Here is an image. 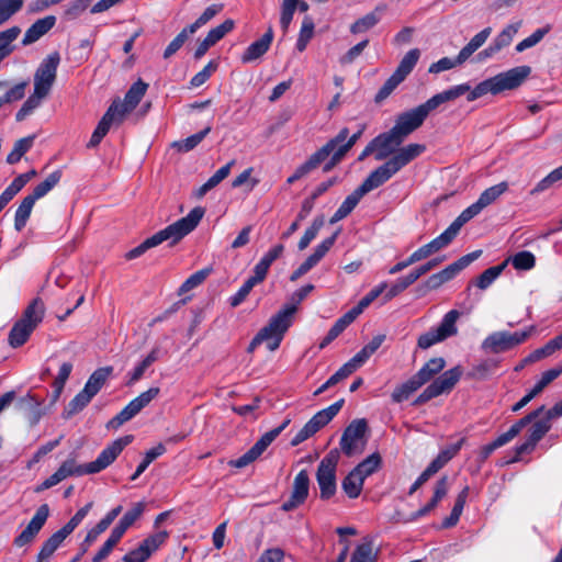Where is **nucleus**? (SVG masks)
Returning <instances> with one entry per match:
<instances>
[{"label":"nucleus","mask_w":562,"mask_h":562,"mask_svg":"<svg viewBox=\"0 0 562 562\" xmlns=\"http://www.w3.org/2000/svg\"><path fill=\"white\" fill-rule=\"evenodd\" d=\"M204 215L203 207L192 209L187 216L178 220L177 222L168 225L166 228L155 233L153 236L146 238L137 247L131 249L126 254L128 260L142 256L148 249L160 245L164 241H169L171 246L180 241L184 236L190 234L199 225Z\"/></svg>","instance_id":"f257e3e1"},{"label":"nucleus","mask_w":562,"mask_h":562,"mask_svg":"<svg viewBox=\"0 0 562 562\" xmlns=\"http://www.w3.org/2000/svg\"><path fill=\"white\" fill-rule=\"evenodd\" d=\"M426 150L423 144H408L402 147L394 156L387 159L383 165L370 172L364 181L359 186L366 194L381 187L396 175L402 168L407 166L415 158Z\"/></svg>","instance_id":"f03ea898"},{"label":"nucleus","mask_w":562,"mask_h":562,"mask_svg":"<svg viewBox=\"0 0 562 562\" xmlns=\"http://www.w3.org/2000/svg\"><path fill=\"white\" fill-rule=\"evenodd\" d=\"M531 69L529 66H520L509 69L480 82L474 89L470 88L467 100L472 102L487 93L497 94L505 90H512L521 85L529 76Z\"/></svg>","instance_id":"7ed1b4c3"},{"label":"nucleus","mask_w":562,"mask_h":562,"mask_svg":"<svg viewBox=\"0 0 562 562\" xmlns=\"http://www.w3.org/2000/svg\"><path fill=\"white\" fill-rule=\"evenodd\" d=\"M133 439L134 437L132 435H126L114 440L111 445L104 448L98 458L92 462L86 464H77L75 459H68L64 461L61 465L71 471L74 476L99 473L112 464L119 454L123 451V449L133 441Z\"/></svg>","instance_id":"20e7f679"},{"label":"nucleus","mask_w":562,"mask_h":562,"mask_svg":"<svg viewBox=\"0 0 562 562\" xmlns=\"http://www.w3.org/2000/svg\"><path fill=\"white\" fill-rule=\"evenodd\" d=\"M45 315V306L41 299H34L23 311L19 321L14 323L9 333V345L12 348L23 346L30 338L31 334L43 322Z\"/></svg>","instance_id":"39448f33"},{"label":"nucleus","mask_w":562,"mask_h":562,"mask_svg":"<svg viewBox=\"0 0 562 562\" xmlns=\"http://www.w3.org/2000/svg\"><path fill=\"white\" fill-rule=\"evenodd\" d=\"M297 307L295 305H284L276 315H273L268 324L262 327L257 335L267 345L270 351H276L292 325L293 315Z\"/></svg>","instance_id":"423d86ee"},{"label":"nucleus","mask_w":562,"mask_h":562,"mask_svg":"<svg viewBox=\"0 0 562 562\" xmlns=\"http://www.w3.org/2000/svg\"><path fill=\"white\" fill-rule=\"evenodd\" d=\"M347 136L348 127H342L334 138L329 139L324 146L316 150L304 164L299 166L293 172V175L288 178L286 182L289 184H292L295 181L308 175L314 169H316L322 162H324L330 156V153L336 148V146L347 138Z\"/></svg>","instance_id":"0eeeda50"},{"label":"nucleus","mask_w":562,"mask_h":562,"mask_svg":"<svg viewBox=\"0 0 562 562\" xmlns=\"http://www.w3.org/2000/svg\"><path fill=\"white\" fill-rule=\"evenodd\" d=\"M460 316L461 313L457 310H451L448 313H446L440 324L436 328H431L430 330L418 337V348L428 349L431 346L457 335V322L460 318Z\"/></svg>","instance_id":"6e6552de"},{"label":"nucleus","mask_w":562,"mask_h":562,"mask_svg":"<svg viewBox=\"0 0 562 562\" xmlns=\"http://www.w3.org/2000/svg\"><path fill=\"white\" fill-rule=\"evenodd\" d=\"M463 374L461 366H456L436 378L414 401L415 405H422L426 402L449 393L456 386Z\"/></svg>","instance_id":"1a4fd4ad"},{"label":"nucleus","mask_w":562,"mask_h":562,"mask_svg":"<svg viewBox=\"0 0 562 562\" xmlns=\"http://www.w3.org/2000/svg\"><path fill=\"white\" fill-rule=\"evenodd\" d=\"M339 453L336 450L329 451L319 462L316 480L321 491L322 499H329L336 493V469Z\"/></svg>","instance_id":"9d476101"},{"label":"nucleus","mask_w":562,"mask_h":562,"mask_svg":"<svg viewBox=\"0 0 562 562\" xmlns=\"http://www.w3.org/2000/svg\"><path fill=\"white\" fill-rule=\"evenodd\" d=\"M345 401L341 398L330 406L317 412L292 438L291 446H299L325 427L339 413Z\"/></svg>","instance_id":"9b49d317"},{"label":"nucleus","mask_w":562,"mask_h":562,"mask_svg":"<svg viewBox=\"0 0 562 562\" xmlns=\"http://www.w3.org/2000/svg\"><path fill=\"white\" fill-rule=\"evenodd\" d=\"M531 330L532 328L515 333L495 331L483 340L481 348L492 353L505 352L522 344L530 336Z\"/></svg>","instance_id":"f8f14e48"},{"label":"nucleus","mask_w":562,"mask_h":562,"mask_svg":"<svg viewBox=\"0 0 562 562\" xmlns=\"http://www.w3.org/2000/svg\"><path fill=\"white\" fill-rule=\"evenodd\" d=\"M60 63V56L54 52L46 56L34 74V90L42 95H48L57 77V68Z\"/></svg>","instance_id":"ddd939ff"},{"label":"nucleus","mask_w":562,"mask_h":562,"mask_svg":"<svg viewBox=\"0 0 562 562\" xmlns=\"http://www.w3.org/2000/svg\"><path fill=\"white\" fill-rule=\"evenodd\" d=\"M508 189L506 181L499 182L484 190L479 196L477 201L463 210L460 215L456 218L459 225L462 227L473 217L479 215L485 207L494 203L503 193Z\"/></svg>","instance_id":"4468645a"},{"label":"nucleus","mask_w":562,"mask_h":562,"mask_svg":"<svg viewBox=\"0 0 562 562\" xmlns=\"http://www.w3.org/2000/svg\"><path fill=\"white\" fill-rule=\"evenodd\" d=\"M367 429L368 424L366 419H355L346 427L340 439V448L347 457H352L363 451Z\"/></svg>","instance_id":"2eb2a0df"},{"label":"nucleus","mask_w":562,"mask_h":562,"mask_svg":"<svg viewBox=\"0 0 562 562\" xmlns=\"http://www.w3.org/2000/svg\"><path fill=\"white\" fill-rule=\"evenodd\" d=\"M291 418H285L282 424L260 437V439L241 457L232 461V465L238 469L245 468L256 459L273 442V440L290 425Z\"/></svg>","instance_id":"dca6fc26"},{"label":"nucleus","mask_w":562,"mask_h":562,"mask_svg":"<svg viewBox=\"0 0 562 562\" xmlns=\"http://www.w3.org/2000/svg\"><path fill=\"white\" fill-rule=\"evenodd\" d=\"M159 393L160 389L157 386L149 387L147 391L140 393L109 422V427L119 428L126 422L131 420L153 400H155Z\"/></svg>","instance_id":"f3484780"},{"label":"nucleus","mask_w":562,"mask_h":562,"mask_svg":"<svg viewBox=\"0 0 562 562\" xmlns=\"http://www.w3.org/2000/svg\"><path fill=\"white\" fill-rule=\"evenodd\" d=\"M430 111L423 103L415 109L401 113L392 130L405 140L408 135L423 125Z\"/></svg>","instance_id":"a211bd4d"},{"label":"nucleus","mask_w":562,"mask_h":562,"mask_svg":"<svg viewBox=\"0 0 562 562\" xmlns=\"http://www.w3.org/2000/svg\"><path fill=\"white\" fill-rule=\"evenodd\" d=\"M461 228L462 227L459 225V222L454 220L438 237L415 250L412 254V259H415V261L418 262L446 248L458 236Z\"/></svg>","instance_id":"6ab92c4d"},{"label":"nucleus","mask_w":562,"mask_h":562,"mask_svg":"<svg viewBox=\"0 0 562 562\" xmlns=\"http://www.w3.org/2000/svg\"><path fill=\"white\" fill-rule=\"evenodd\" d=\"M552 424L551 420L543 414L540 417L536 418L528 430L527 440L516 447V456L508 461L516 462L519 460L520 456L525 453L531 452L537 443L546 436V434L551 429Z\"/></svg>","instance_id":"aec40b11"},{"label":"nucleus","mask_w":562,"mask_h":562,"mask_svg":"<svg viewBox=\"0 0 562 562\" xmlns=\"http://www.w3.org/2000/svg\"><path fill=\"white\" fill-rule=\"evenodd\" d=\"M165 530L147 537L136 549L123 557L124 562H145L168 538Z\"/></svg>","instance_id":"412c9836"},{"label":"nucleus","mask_w":562,"mask_h":562,"mask_svg":"<svg viewBox=\"0 0 562 562\" xmlns=\"http://www.w3.org/2000/svg\"><path fill=\"white\" fill-rule=\"evenodd\" d=\"M49 516V507L47 504L41 505L27 526L22 530V532L15 537L14 546L21 548L29 543H31L37 533L41 531L43 526L45 525L47 518Z\"/></svg>","instance_id":"4be33fe9"},{"label":"nucleus","mask_w":562,"mask_h":562,"mask_svg":"<svg viewBox=\"0 0 562 562\" xmlns=\"http://www.w3.org/2000/svg\"><path fill=\"white\" fill-rule=\"evenodd\" d=\"M148 89V85L142 79L134 82L127 90L124 97V101H114L111 105H116L117 120L123 121L124 116L132 112L140 102Z\"/></svg>","instance_id":"5701e85b"},{"label":"nucleus","mask_w":562,"mask_h":562,"mask_svg":"<svg viewBox=\"0 0 562 562\" xmlns=\"http://www.w3.org/2000/svg\"><path fill=\"white\" fill-rule=\"evenodd\" d=\"M373 143L376 147L375 160L381 161L389 158L391 155H395L401 148H398L404 139L394 130L384 132L375 136Z\"/></svg>","instance_id":"b1692460"},{"label":"nucleus","mask_w":562,"mask_h":562,"mask_svg":"<svg viewBox=\"0 0 562 562\" xmlns=\"http://www.w3.org/2000/svg\"><path fill=\"white\" fill-rule=\"evenodd\" d=\"M561 374L562 364H559L550 370L544 371L541 374L540 380L535 384V386L512 407V412L516 413L520 411L522 407H525L531 400L539 395L552 381H554Z\"/></svg>","instance_id":"393cba45"},{"label":"nucleus","mask_w":562,"mask_h":562,"mask_svg":"<svg viewBox=\"0 0 562 562\" xmlns=\"http://www.w3.org/2000/svg\"><path fill=\"white\" fill-rule=\"evenodd\" d=\"M272 41L273 30L269 26L259 40L255 41L246 48L240 57L241 63L248 64L262 57L268 52Z\"/></svg>","instance_id":"a878e982"},{"label":"nucleus","mask_w":562,"mask_h":562,"mask_svg":"<svg viewBox=\"0 0 562 562\" xmlns=\"http://www.w3.org/2000/svg\"><path fill=\"white\" fill-rule=\"evenodd\" d=\"M448 490H449L448 477L447 476L440 477L435 484L434 495H432L431 499L425 506H423L420 509L413 513L406 521H415V520L428 515L431 510H434L437 507L439 502L447 495Z\"/></svg>","instance_id":"bb28decb"},{"label":"nucleus","mask_w":562,"mask_h":562,"mask_svg":"<svg viewBox=\"0 0 562 562\" xmlns=\"http://www.w3.org/2000/svg\"><path fill=\"white\" fill-rule=\"evenodd\" d=\"M56 24V16L47 15L45 18L38 19L35 21L25 32L22 38V45L27 46L36 41H38L42 36L48 33Z\"/></svg>","instance_id":"cd10ccee"},{"label":"nucleus","mask_w":562,"mask_h":562,"mask_svg":"<svg viewBox=\"0 0 562 562\" xmlns=\"http://www.w3.org/2000/svg\"><path fill=\"white\" fill-rule=\"evenodd\" d=\"M116 105H110L100 122L98 123L95 130L93 131L91 138L88 143V147L92 148L98 146L102 138L108 134L111 125L115 122L120 123L117 120Z\"/></svg>","instance_id":"c85d7f7f"},{"label":"nucleus","mask_w":562,"mask_h":562,"mask_svg":"<svg viewBox=\"0 0 562 562\" xmlns=\"http://www.w3.org/2000/svg\"><path fill=\"white\" fill-rule=\"evenodd\" d=\"M482 255V250H475L470 254H467L459 258L457 261L447 266L445 269L439 271V276L443 283L452 280L458 273H460L463 269L470 266L473 261H475Z\"/></svg>","instance_id":"c756f323"},{"label":"nucleus","mask_w":562,"mask_h":562,"mask_svg":"<svg viewBox=\"0 0 562 562\" xmlns=\"http://www.w3.org/2000/svg\"><path fill=\"white\" fill-rule=\"evenodd\" d=\"M468 91H470V85L469 83H461L454 87H451L450 89H447L440 93L435 94L430 99H428L425 104L428 108V110L431 112L432 110L437 109L440 104L452 101L463 94H465Z\"/></svg>","instance_id":"7c9ffc66"},{"label":"nucleus","mask_w":562,"mask_h":562,"mask_svg":"<svg viewBox=\"0 0 562 562\" xmlns=\"http://www.w3.org/2000/svg\"><path fill=\"white\" fill-rule=\"evenodd\" d=\"M70 533L63 527L54 532L42 546L37 562L48 560Z\"/></svg>","instance_id":"2f4dec72"},{"label":"nucleus","mask_w":562,"mask_h":562,"mask_svg":"<svg viewBox=\"0 0 562 562\" xmlns=\"http://www.w3.org/2000/svg\"><path fill=\"white\" fill-rule=\"evenodd\" d=\"M446 367V361L441 357L431 358L428 360L414 376L419 381L422 386L431 381L436 374L441 372Z\"/></svg>","instance_id":"473e14b6"},{"label":"nucleus","mask_w":562,"mask_h":562,"mask_svg":"<svg viewBox=\"0 0 562 562\" xmlns=\"http://www.w3.org/2000/svg\"><path fill=\"white\" fill-rule=\"evenodd\" d=\"M363 195H366V193L361 191L360 187H358L351 194H349L344 200V202L331 216L329 222L334 224L347 217L355 210V207L358 205Z\"/></svg>","instance_id":"72a5a7b5"},{"label":"nucleus","mask_w":562,"mask_h":562,"mask_svg":"<svg viewBox=\"0 0 562 562\" xmlns=\"http://www.w3.org/2000/svg\"><path fill=\"white\" fill-rule=\"evenodd\" d=\"M235 160L228 161L225 166L221 167L204 184L195 190L194 195L198 199L203 198L210 190L217 187L225 178L228 177Z\"/></svg>","instance_id":"f704fd0d"},{"label":"nucleus","mask_w":562,"mask_h":562,"mask_svg":"<svg viewBox=\"0 0 562 562\" xmlns=\"http://www.w3.org/2000/svg\"><path fill=\"white\" fill-rule=\"evenodd\" d=\"M94 397L92 393L87 391L85 387L68 403L64 409V418H70L74 415L80 413Z\"/></svg>","instance_id":"c9c22d12"},{"label":"nucleus","mask_w":562,"mask_h":562,"mask_svg":"<svg viewBox=\"0 0 562 562\" xmlns=\"http://www.w3.org/2000/svg\"><path fill=\"white\" fill-rule=\"evenodd\" d=\"M112 372V367H103L97 369L89 376L88 381L85 384V389L95 396L102 389V386L105 384L106 380L110 378Z\"/></svg>","instance_id":"e433bc0d"},{"label":"nucleus","mask_w":562,"mask_h":562,"mask_svg":"<svg viewBox=\"0 0 562 562\" xmlns=\"http://www.w3.org/2000/svg\"><path fill=\"white\" fill-rule=\"evenodd\" d=\"M521 26V21L512 23L507 25L493 41L490 45L491 52H499L502 48L508 46L514 36L517 34Z\"/></svg>","instance_id":"4c0bfd02"},{"label":"nucleus","mask_w":562,"mask_h":562,"mask_svg":"<svg viewBox=\"0 0 562 562\" xmlns=\"http://www.w3.org/2000/svg\"><path fill=\"white\" fill-rule=\"evenodd\" d=\"M465 438H461L457 443L446 447L439 454L429 463V465L438 472L441 470L451 459H453L462 448Z\"/></svg>","instance_id":"58836bf2"},{"label":"nucleus","mask_w":562,"mask_h":562,"mask_svg":"<svg viewBox=\"0 0 562 562\" xmlns=\"http://www.w3.org/2000/svg\"><path fill=\"white\" fill-rule=\"evenodd\" d=\"M364 479L351 470L348 475L342 480L341 487L349 498H357L362 491Z\"/></svg>","instance_id":"ea45409f"},{"label":"nucleus","mask_w":562,"mask_h":562,"mask_svg":"<svg viewBox=\"0 0 562 562\" xmlns=\"http://www.w3.org/2000/svg\"><path fill=\"white\" fill-rule=\"evenodd\" d=\"M422 387L419 381L413 375L406 382L397 385L391 394L394 403L406 401L414 392Z\"/></svg>","instance_id":"a19ab883"},{"label":"nucleus","mask_w":562,"mask_h":562,"mask_svg":"<svg viewBox=\"0 0 562 562\" xmlns=\"http://www.w3.org/2000/svg\"><path fill=\"white\" fill-rule=\"evenodd\" d=\"M419 57L420 52L418 48H413L408 50L402 58L396 70L393 74L404 81V79L412 72V70L416 66Z\"/></svg>","instance_id":"79ce46f5"},{"label":"nucleus","mask_w":562,"mask_h":562,"mask_svg":"<svg viewBox=\"0 0 562 562\" xmlns=\"http://www.w3.org/2000/svg\"><path fill=\"white\" fill-rule=\"evenodd\" d=\"M35 202L33 198L26 195L18 206L14 215V228L18 232H21L25 227Z\"/></svg>","instance_id":"37998d69"},{"label":"nucleus","mask_w":562,"mask_h":562,"mask_svg":"<svg viewBox=\"0 0 562 562\" xmlns=\"http://www.w3.org/2000/svg\"><path fill=\"white\" fill-rule=\"evenodd\" d=\"M544 412V405L532 411L528 415L517 420L503 436L510 442L527 425L531 424L536 418L540 417Z\"/></svg>","instance_id":"c03bdc74"},{"label":"nucleus","mask_w":562,"mask_h":562,"mask_svg":"<svg viewBox=\"0 0 562 562\" xmlns=\"http://www.w3.org/2000/svg\"><path fill=\"white\" fill-rule=\"evenodd\" d=\"M385 340V335L374 336L360 351H358L351 359L359 368L363 366L367 360L381 347Z\"/></svg>","instance_id":"a18cd8bd"},{"label":"nucleus","mask_w":562,"mask_h":562,"mask_svg":"<svg viewBox=\"0 0 562 562\" xmlns=\"http://www.w3.org/2000/svg\"><path fill=\"white\" fill-rule=\"evenodd\" d=\"M61 179V171L56 170L52 172L44 181L38 183L31 194H29L31 198H33L35 201L38 199L45 196L54 187H56Z\"/></svg>","instance_id":"49530a36"},{"label":"nucleus","mask_w":562,"mask_h":562,"mask_svg":"<svg viewBox=\"0 0 562 562\" xmlns=\"http://www.w3.org/2000/svg\"><path fill=\"white\" fill-rule=\"evenodd\" d=\"M314 30H315V23H314L312 16L305 15L302 21L301 30H300L299 37H297V41L295 44V47L299 52L302 53L305 50L308 42L314 36Z\"/></svg>","instance_id":"de8ad7c7"},{"label":"nucleus","mask_w":562,"mask_h":562,"mask_svg":"<svg viewBox=\"0 0 562 562\" xmlns=\"http://www.w3.org/2000/svg\"><path fill=\"white\" fill-rule=\"evenodd\" d=\"M507 265V261H504L501 265L487 268L484 270L475 280V285L481 289H487L503 272Z\"/></svg>","instance_id":"09e8293b"},{"label":"nucleus","mask_w":562,"mask_h":562,"mask_svg":"<svg viewBox=\"0 0 562 562\" xmlns=\"http://www.w3.org/2000/svg\"><path fill=\"white\" fill-rule=\"evenodd\" d=\"M35 136H27L21 138L14 143L13 149L7 157V162L9 165H14L21 160L25 153H27L34 143Z\"/></svg>","instance_id":"8fccbe9b"},{"label":"nucleus","mask_w":562,"mask_h":562,"mask_svg":"<svg viewBox=\"0 0 562 562\" xmlns=\"http://www.w3.org/2000/svg\"><path fill=\"white\" fill-rule=\"evenodd\" d=\"M492 33L491 27H485L476 35H474L471 41L461 49V58L460 59H469L470 56L476 52L488 38Z\"/></svg>","instance_id":"3c124183"},{"label":"nucleus","mask_w":562,"mask_h":562,"mask_svg":"<svg viewBox=\"0 0 562 562\" xmlns=\"http://www.w3.org/2000/svg\"><path fill=\"white\" fill-rule=\"evenodd\" d=\"M376 558L378 551H374L373 542L367 540L356 548L350 562H375Z\"/></svg>","instance_id":"603ef678"},{"label":"nucleus","mask_w":562,"mask_h":562,"mask_svg":"<svg viewBox=\"0 0 562 562\" xmlns=\"http://www.w3.org/2000/svg\"><path fill=\"white\" fill-rule=\"evenodd\" d=\"M72 371V364L70 362H64L58 371L57 376L54 379L52 387H53V401H57L63 393L64 386Z\"/></svg>","instance_id":"864d4df0"},{"label":"nucleus","mask_w":562,"mask_h":562,"mask_svg":"<svg viewBox=\"0 0 562 562\" xmlns=\"http://www.w3.org/2000/svg\"><path fill=\"white\" fill-rule=\"evenodd\" d=\"M46 95H42V93H38L34 90V92L24 101L21 109L15 114V120L18 122H22L25 120L30 114L33 113L35 109H37L42 100L45 99Z\"/></svg>","instance_id":"5fc2aeb1"},{"label":"nucleus","mask_w":562,"mask_h":562,"mask_svg":"<svg viewBox=\"0 0 562 562\" xmlns=\"http://www.w3.org/2000/svg\"><path fill=\"white\" fill-rule=\"evenodd\" d=\"M382 459L379 453H372L360 462L353 470L364 480L379 470Z\"/></svg>","instance_id":"6e6d98bb"},{"label":"nucleus","mask_w":562,"mask_h":562,"mask_svg":"<svg viewBox=\"0 0 562 562\" xmlns=\"http://www.w3.org/2000/svg\"><path fill=\"white\" fill-rule=\"evenodd\" d=\"M211 132V126L205 127L203 131L193 134L186 139L175 142L173 147H176L179 151L188 153L195 148Z\"/></svg>","instance_id":"4d7b16f0"},{"label":"nucleus","mask_w":562,"mask_h":562,"mask_svg":"<svg viewBox=\"0 0 562 562\" xmlns=\"http://www.w3.org/2000/svg\"><path fill=\"white\" fill-rule=\"evenodd\" d=\"M223 10V4L215 3L207 7L203 13L193 22L188 25L189 32H196L200 27L209 23L215 15H217Z\"/></svg>","instance_id":"13d9d810"},{"label":"nucleus","mask_w":562,"mask_h":562,"mask_svg":"<svg viewBox=\"0 0 562 562\" xmlns=\"http://www.w3.org/2000/svg\"><path fill=\"white\" fill-rule=\"evenodd\" d=\"M497 367V362L493 360H484L468 372V378L473 380H485Z\"/></svg>","instance_id":"bf43d9fd"},{"label":"nucleus","mask_w":562,"mask_h":562,"mask_svg":"<svg viewBox=\"0 0 562 562\" xmlns=\"http://www.w3.org/2000/svg\"><path fill=\"white\" fill-rule=\"evenodd\" d=\"M417 279L412 273V271L403 277L400 278L385 293L384 295V302H387L392 300L393 297L397 296L400 293H402L404 290H406L409 285L415 283Z\"/></svg>","instance_id":"052dcab7"},{"label":"nucleus","mask_w":562,"mask_h":562,"mask_svg":"<svg viewBox=\"0 0 562 562\" xmlns=\"http://www.w3.org/2000/svg\"><path fill=\"white\" fill-rule=\"evenodd\" d=\"M211 268H205L199 271H195L193 274H191L180 286L179 294L187 293L194 288L199 286L203 281L209 277L211 273Z\"/></svg>","instance_id":"680f3d73"},{"label":"nucleus","mask_w":562,"mask_h":562,"mask_svg":"<svg viewBox=\"0 0 562 562\" xmlns=\"http://www.w3.org/2000/svg\"><path fill=\"white\" fill-rule=\"evenodd\" d=\"M310 490V479L308 474L305 470L300 471L293 482L292 493L297 497L302 498L304 502L308 496Z\"/></svg>","instance_id":"e2e57ef3"},{"label":"nucleus","mask_w":562,"mask_h":562,"mask_svg":"<svg viewBox=\"0 0 562 562\" xmlns=\"http://www.w3.org/2000/svg\"><path fill=\"white\" fill-rule=\"evenodd\" d=\"M512 265L517 270H530L536 265V257L530 251H519L510 258Z\"/></svg>","instance_id":"0e129e2a"},{"label":"nucleus","mask_w":562,"mask_h":562,"mask_svg":"<svg viewBox=\"0 0 562 562\" xmlns=\"http://www.w3.org/2000/svg\"><path fill=\"white\" fill-rule=\"evenodd\" d=\"M550 32V26L536 30L530 36L526 37L516 45V52L521 53L528 48L536 46Z\"/></svg>","instance_id":"69168bd1"},{"label":"nucleus","mask_w":562,"mask_h":562,"mask_svg":"<svg viewBox=\"0 0 562 562\" xmlns=\"http://www.w3.org/2000/svg\"><path fill=\"white\" fill-rule=\"evenodd\" d=\"M25 0H0V19L4 24L15 13H18Z\"/></svg>","instance_id":"338daca9"},{"label":"nucleus","mask_w":562,"mask_h":562,"mask_svg":"<svg viewBox=\"0 0 562 562\" xmlns=\"http://www.w3.org/2000/svg\"><path fill=\"white\" fill-rule=\"evenodd\" d=\"M323 225H324L323 216H318L313 221L312 225L305 231L304 235L302 236V238L299 241L300 250H304L305 248L308 247L311 241L317 236V234L321 231V228L323 227Z\"/></svg>","instance_id":"774afa93"}]
</instances>
